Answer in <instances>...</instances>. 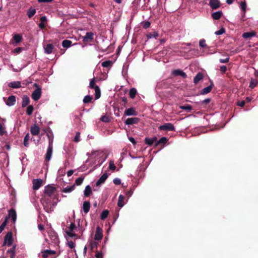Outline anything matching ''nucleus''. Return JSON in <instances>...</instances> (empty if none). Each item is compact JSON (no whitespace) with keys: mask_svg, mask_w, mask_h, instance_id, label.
<instances>
[{"mask_svg":"<svg viewBox=\"0 0 258 258\" xmlns=\"http://www.w3.org/2000/svg\"><path fill=\"white\" fill-rule=\"evenodd\" d=\"M58 200L57 197L43 196L41 202L46 212L49 213L53 211Z\"/></svg>","mask_w":258,"mask_h":258,"instance_id":"1","label":"nucleus"},{"mask_svg":"<svg viewBox=\"0 0 258 258\" xmlns=\"http://www.w3.org/2000/svg\"><path fill=\"white\" fill-rule=\"evenodd\" d=\"M95 80L94 78L92 79L89 83V87L94 89L95 92V99H98L100 97V90L99 87L98 86L95 85Z\"/></svg>","mask_w":258,"mask_h":258,"instance_id":"2","label":"nucleus"},{"mask_svg":"<svg viewBox=\"0 0 258 258\" xmlns=\"http://www.w3.org/2000/svg\"><path fill=\"white\" fill-rule=\"evenodd\" d=\"M56 188L52 186H46L45 188L43 196L57 197L55 194Z\"/></svg>","mask_w":258,"mask_h":258,"instance_id":"3","label":"nucleus"},{"mask_svg":"<svg viewBox=\"0 0 258 258\" xmlns=\"http://www.w3.org/2000/svg\"><path fill=\"white\" fill-rule=\"evenodd\" d=\"M159 129L161 131H175V126L171 123H166L159 127Z\"/></svg>","mask_w":258,"mask_h":258,"instance_id":"4","label":"nucleus"},{"mask_svg":"<svg viewBox=\"0 0 258 258\" xmlns=\"http://www.w3.org/2000/svg\"><path fill=\"white\" fill-rule=\"evenodd\" d=\"M35 85L37 87V88L32 92V98L34 100L37 101L41 97V89L37 85L35 84Z\"/></svg>","mask_w":258,"mask_h":258,"instance_id":"5","label":"nucleus"},{"mask_svg":"<svg viewBox=\"0 0 258 258\" xmlns=\"http://www.w3.org/2000/svg\"><path fill=\"white\" fill-rule=\"evenodd\" d=\"M103 237V233H102V230L101 228L98 226L96 228L95 234L94 237V240L98 241H100Z\"/></svg>","mask_w":258,"mask_h":258,"instance_id":"6","label":"nucleus"},{"mask_svg":"<svg viewBox=\"0 0 258 258\" xmlns=\"http://www.w3.org/2000/svg\"><path fill=\"white\" fill-rule=\"evenodd\" d=\"M13 242V236L11 232L8 233L5 237L4 243L10 246L12 245Z\"/></svg>","mask_w":258,"mask_h":258,"instance_id":"7","label":"nucleus"},{"mask_svg":"<svg viewBox=\"0 0 258 258\" xmlns=\"http://www.w3.org/2000/svg\"><path fill=\"white\" fill-rule=\"evenodd\" d=\"M42 184V180L41 179H34L33 180V188L34 190L38 189Z\"/></svg>","mask_w":258,"mask_h":258,"instance_id":"8","label":"nucleus"},{"mask_svg":"<svg viewBox=\"0 0 258 258\" xmlns=\"http://www.w3.org/2000/svg\"><path fill=\"white\" fill-rule=\"evenodd\" d=\"M139 120L137 117L128 118L125 120V124L128 125L137 124Z\"/></svg>","mask_w":258,"mask_h":258,"instance_id":"9","label":"nucleus"},{"mask_svg":"<svg viewBox=\"0 0 258 258\" xmlns=\"http://www.w3.org/2000/svg\"><path fill=\"white\" fill-rule=\"evenodd\" d=\"M43 48L45 53L49 54L52 52L54 47L52 44H47L44 45Z\"/></svg>","mask_w":258,"mask_h":258,"instance_id":"10","label":"nucleus"},{"mask_svg":"<svg viewBox=\"0 0 258 258\" xmlns=\"http://www.w3.org/2000/svg\"><path fill=\"white\" fill-rule=\"evenodd\" d=\"M30 132L34 136L38 135L40 133V128L38 125L34 124L31 126Z\"/></svg>","mask_w":258,"mask_h":258,"instance_id":"11","label":"nucleus"},{"mask_svg":"<svg viewBox=\"0 0 258 258\" xmlns=\"http://www.w3.org/2000/svg\"><path fill=\"white\" fill-rule=\"evenodd\" d=\"M108 176V175L107 173H104L99 178V179L97 181V182L96 183V185L97 186H99L101 184L105 182V181L107 179Z\"/></svg>","mask_w":258,"mask_h":258,"instance_id":"12","label":"nucleus"},{"mask_svg":"<svg viewBox=\"0 0 258 258\" xmlns=\"http://www.w3.org/2000/svg\"><path fill=\"white\" fill-rule=\"evenodd\" d=\"M124 114L126 116L137 115V112L134 107H131L125 110Z\"/></svg>","mask_w":258,"mask_h":258,"instance_id":"13","label":"nucleus"},{"mask_svg":"<svg viewBox=\"0 0 258 258\" xmlns=\"http://www.w3.org/2000/svg\"><path fill=\"white\" fill-rule=\"evenodd\" d=\"M94 34L92 32H87L86 35L83 37L84 42H89L93 39Z\"/></svg>","mask_w":258,"mask_h":258,"instance_id":"14","label":"nucleus"},{"mask_svg":"<svg viewBox=\"0 0 258 258\" xmlns=\"http://www.w3.org/2000/svg\"><path fill=\"white\" fill-rule=\"evenodd\" d=\"M209 5L212 9H217L220 7V3L218 0H210Z\"/></svg>","mask_w":258,"mask_h":258,"instance_id":"15","label":"nucleus"},{"mask_svg":"<svg viewBox=\"0 0 258 258\" xmlns=\"http://www.w3.org/2000/svg\"><path fill=\"white\" fill-rule=\"evenodd\" d=\"M157 140V138L154 137L153 138H146L145 139V143L148 146H152L154 143L156 142Z\"/></svg>","mask_w":258,"mask_h":258,"instance_id":"16","label":"nucleus"},{"mask_svg":"<svg viewBox=\"0 0 258 258\" xmlns=\"http://www.w3.org/2000/svg\"><path fill=\"white\" fill-rule=\"evenodd\" d=\"M16 102V97L15 96L12 95L8 97L6 102V104L8 106H11L14 105Z\"/></svg>","mask_w":258,"mask_h":258,"instance_id":"17","label":"nucleus"},{"mask_svg":"<svg viewBox=\"0 0 258 258\" xmlns=\"http://www.w3.org/2000/svg\"><path fill=\"white\" fill-rule=\"evenodd\" d=\"M98 241L93 239H91L89 241V245L91 250L96 248L98 246Z\"/></svg>","mask_w":258,"mask_h":258,"instance_id":"18","label":"nucleus"},{"mask_svg":"<svg viewBox=\"0 0 258 258\" xmlns=\"http://www.w3.org/2000/svg\"><path fill=\"white\" fill-rule=\"evenodd\" d=\"M172 74L174 76H180L185 78L186 77V74L181 70H175L172 71Z\"/></svg>","mask_w":258,"mask_h":258,"instance_id":"19","label":"nucleus"},{"mask_svg":"<svg viewBox=\"0 0 258 258\" xmlns=\"http://www.w3.org/2000/svg\"><path fill=\"white\" fill-rule=\"evenodd\" d=\"M52 150L53 149L47 148V152L45 157V160H46L47 161H49L51 160L52 155Z\"/></svg>","mask_w":258,"mask_h":258,"instance_id":"20","label":"nucleus"},{"mask_svg":"<svg viewBox=\"0 0 258 258\" xmlns=\"http://www.w3.org/2000/svg\"><path fill=\"white\" fill-rule=\"evenodd\" d=\"M9 87L12 88H19L21 87L20 81H14L9 83Z\"/></svg>","mask_w":258,"mask_h":258,"instance_id":"21","label":"nucleus"},{"mask_svg":"<svg viewBox=\"0 0 258 258\" xmlns=\"http://www.w3.org/2000/svg\"><path fill=\"white\" fill-rule=\"evenodd\" d=\"M9 215L12 218L14 223H15L17 219V214L16 211L14 209H11L9 211Z\"/></svg>","mask_w":258,"mask_h":258,"instance_id":"22","label":"nucleus"},{"mask_svg":"<svg viewBox=\"0 0 258 258\" xmlns=\"http://www.w3.org/2000/svg\"><path fill=\"white\" fill-rule=\"evenodd\" d=\"M90 208V204L88 201H85L83 204V211L85 214L89 212Z\"/></svg>","mask_w":258,"mask_h":258,"instance_id":"23","label":"nucleus"},{"mask_svg":"<svg viewBox=\"0 0 258 258\" xmlns=\"http://www.w3.org/2000/svg\"><path fill=\"white\" fill-rule=\"evenodd\" d=\"M55 253L54 250L46 249L42 252V255L44 258H46L49 255H52Z\"/></svg>","mask_w":258,"mask_h":258,"instance_id":"24","label":"nucleus"},{"mask_svg":"<svg viewBox=\"0 0 258 258\" xmlns=\"http://www.w3.org/2000/svg\"><path fill=\"white\" fill-rule=\"evenodd\" d=\"M222 15V11H217V12L213 13L212 14V17L214 20H219L221 17Z\"/></svg>","mask_w":258,"mask_h":258,"instance_id":"25","label":"nucleus"},{"mask_svg":"<svg viewBox=\"0 0 258 258\" xmlns=\"http://www.w3.org/2000/svg\"><path fill=\"white\" fill-rule=\"evenodd\" d=\"M240 7L241 10L243 12L242 17H244L245 14L246 13V7H247L246 2H241L240 4Z\"/></svg>","mask_w":258,"mask_h":258,"instance_id":"26","label":"nucleus"},{"mask_svg":"<svg viewBox=\"0 0 258 258\" xmlns=\"http://www.w3.org/2000/svg\"><path fill=\"white\" fill-rule=\"evenodd\" d=\"M75 184H74L70 186H68L66 187L63 188L62 191L63 192L69 193L73 191L75 189Z\"/></svg>","mask_w":258,"mask_h":258,"instance_id":"27","label":"nucleus"},{"mask_svg":"<svg viewBox=\"0 0 258 258\" xmlns=\"http://www.w3.org/2000/svg\"><path fill=\"white\" fill-rule=\"evenodd\" d=\"M30 99L27 96H24L22 98V106L24 107L29 103Z\"/></svg>","mask_w":258,"mask_h":258,"instance_id":"28","label":"nucleus"},{"mask_svg":"<svg viewBox=\"0 0 258 258\" xmlns=\"http://www.w3.org/2000/svg\"><path fill=\"white\" fill-rule=\"evenodd\" d=\"M203 78V75L202 73H199L195 77L194 79V82L195 84H197L200 81L202 80Z\"/></svg>","mask_w":258,"mask_h":258,"instance_id":"29","label":"nucleus"},{"mask_svg":"<svg viewBox=\"0 0 258 258\" xmlns=\"http://www.w3.org/2000/svg\"><path fill=\"white\" fill-rule=\"evenodd\" d=\"M213 86V84L212 83L210 86L204 88L201 91L202 94H207L209 93L211 90Z\"/></svg>","mask_w":258,"mask_h":258,"instance_id":"30","label":"nucleus"},{"mask_svg":"<svg viewBox=\"0 0 258 258\" xmlns=\"http://www.w3.org/2000/svg\"><path fill=\"white\" fill-rule=\"evenodd\" d=\"M92 192V190L90 186L88 185L86 186L84 191V195L85 197H88Z\"/></svg>","mask_w":258,"mask_h":258,"instance_id":"31","label":"nucleus"},{"mask_svg":"<svg viewBox=\"0 0 258 258\" xmlns=\"http://www.w3.org/2000/svg\"><path fill=\"white\" fill-rule=\"evenodd\" d=\"M36 12V9L31 7L28 10L27 14L28 15V17L29 18H31L35 14Z\"/></svg>","mask_w":258,"mask_h":258,"instance_id":"32","label":"nucleus"},{"mask_svg":"<svg viewBox=\"0 0 258 258\" xmlns=\"http://www.w3.org/2000/svg\"><path fill=\"white\" fill-rule=\"evenodd\" d=\"M124 197L122 195H119V196L118 197V203H117V205L118 207L121 208L124 206Z\"/></svg>","mask_w":258,"mask_h":258,"instance_id":"33","label":"nucleus"},{"mask_svg":"<svg viewBox=\"0 0 258 258\" xmlns=\"http://www.w3.org/2000/svg\"><path fill=\"white\" fill-rule=\"evenodd\" d=\"M13 39L16 43H18L22 41V36L20 34H16L13 36Z\"/></svg>","mask_w":258,"mask_h":258,"instance_id":"34","label":"nucleus"},{"mask_svg":"<svg viewBox=\"0 0 258 258\" xmlns=\"http://www.w3.org/2000/svg\"><path fill=\"white\" fill-rule=\"evenodd\" d=\"M72 41L69 40H64L62 42V46L64 48H69L72 45Z\"/></svg>","mask_w":258,"mask_h":258,"instance_id":"35","label":"nucleus"},{"mask_svg":"<svg viewBox=\"0 0 258 258\" xmlns=\"http://www.w3.org/2000/svg\"><path fill=\"white\" fill-rule=\"evenodd\" d=\"M255 35V33L253 32H245L242 34V37L244 38H248L249 37H253Z\"/></svg>","mask_w":258,"mask_h":258,"instance_id":"36","label":"nucleus"},{"mask_svg":"<svg viewBox=\"0 0 258 258\" xmlns=\"http://www.w3.org/2000/svg\"><path fill=\"white\" fill-rule=\"evenodd\" d=\"M137 92V90L135 88H133L131 89L129 92V95L130 97L132 99L134 98L136 96Z\"/></svg>","mask_w":258,"mask_h":258,"instance_id":"37","label":"nucleus"},{"mask_svg":"<svg viewBox=\"0 0 258 258\" xmlns=\"http://www.w3.org/2000/svg\"><path fill=\"white\" fill-rule=\"evenodd\" d=\"M108 214H109V212L108 210H105L103 211L100 215L101 219L104 220L105 219H106L107 217Z\"/></svg>","mask_w":258,"mask_h":258,"instance_id":"38","label":"nucleus"},{"mask_svg":"<svg viewBox=\"0 0 258 258\" xmlns=\"http://www.w3.org/2000/svg\"><path fill=\"white\" fill-rule=\"evenodd\" d=\"M179 108L181 109L185 110L188 112H189L192 109L191 106L188 104L180 106Z\"/></svg>","mask_w":258,"mask_h":258,"instance_id":"39","label":"nucleus"},{"mask_svg":"<svg viewBox=\"0 0 258 258\" xmlns=\"http://www.w3.org/2000/svg\"><path fill=\"white\" fill-rule=\"evenodd\" d=\"M257 81L254 79H251L250 80V82L249 84V87L251 88H253L255 87L257 84Z\"/></svg>","mask_w":258,"mask_h":258,"instance_id":"40","label":"nucleus"},{"mask_svg":"<svg viewBox=\"0 0 258 258\" xmlns=\"http://www.w3.org/2000/svg\"><path fill=\"white\" fill-rule=\"evenodd\" d=\"M167 141V139L166 137L161 138L156 143V146L160 144H165Z\"/></svg>","mask_w":258,"mask_h":258,"instance_id":"41","label":"nucleus"},{"mask_svg":"<svg viewBox=\"0 0 258 258\" xmlns=\"http://www.w3.org/2000/svg\"><path fill=\"white\" fill-rule=\"evenodd\" d=\"M29 138H30L29 134L28 133L26 135V136H25L24 139V145L25 147L28 146V144H29L28 141L29 140Z\"/></svg>","mask_w":258,"mask_h":258,"instance_id":"42","label":"nucleus"},{"mask_svg":"<svg viewBox=\"0 0 258 258\" xmlns=\"http://www.w3.org/2000/svg\"><path fill=\"white\" fill-rule=\"evenodd\" d=\"M103 154V152L101 150L94 151L92 152V155L96 157L97 156H101Z\"/></svg>","mask_w":258,"mask_h":258,"instance_id":"43","label":"nucleus"},{"mask_svg":"<svg viewBox=\"0 0 258 258\" xmlns=\"http://www.w3.org/2000/svg\"><path fill=\"white\" fill-rule=\"evenodd\" d=\"M47 137L48 138V148L53 149V137H51L49 134H47Z\"/></svg>","mask_w":258,"mask_h":258,"instance_id":"44","label":"nucleus"},{"mask_svg":"<svg viewBox=\"0 0 258 258\" xmlns=\"http://www.w3.org/2000/svg\"><path fill=\"white\" fill-rule=\"evenodd\" d=\"M33 111V107L32 105H29L26 110V113L28 115H30L32 114Z\"/></svg>","mask_w":258,"mask_h":258,"instance_id":"45","label":"nucleus"},{"mask_svg":"<svg viewBox=\"0 0 258 258\" xmlns=\"http://www.w3.org/2000/svg\"><path fill=\"white\" fill-rule=\"evenodd\" d=\"M159 34L157 32H154L153 33H150L147 35L148 39H151L153 38H156L158 36Z\"/></svg>","mask_w":258,"mask_h":258,"instance_id":"46","label":"nucleus"},{"mask_svg":"<svg viewBox=\"0 0 258 258\" xmlns=\"http://www.w3.org/2000/svg\"><path fill=\"white\" fill-rule=\"evenodd\" d=\"M92 99V97L89 95H87L83 99V102L85 103H89L91 102Z\"/></svg>","mask_w":258,"mask_h":258,"instance_id":"47","label":"nucleus"},{"mask_svg":"<svg viewBox=\"0 0 258 258\" xmlns=\"http://www.w3.org/2000/svg\"><path fill=\"white\" fill-rule=\"evenodd\" d=\"M83 180H84V178L82 177H80L78 178L77 179H76V180L75 181V184H76L77 185H81L82 183Z\"/></svg>","mask_w":258,"mask_h":258,"instance_id":"48","label":"nucleus"},{"mask_svg":"<svg viewBox=\"0 0 258 258\" xmlns=\"http://www.w3.org/2000/svg\"><path fill=\"white\" fill-rule=\"evenodd\" d=\"M112 62L110 60H107L102 62V66L103 67H109L111 66Z\"/></svg>","mask_w":258,"mask_h":258,"instance_id":"49","label":"nucleus"},{"mask_svg":"<svg viewBox=\"0 0 258 258\" xmlns=\"http://www.w3.org/2000/svg\"><path fill=\"white\" fill-rule=\"evenodd\" d=\"M66 233L69 236L71 237H76V238H77V235L73 232V231L67 230L66 231Z\"/></svg>","mask_w":258,"mask_h":258,"instance_id":"50","label":"nucleus"},{"mask_svg":"<svg viewBox=\"0 0 258 258\" xmlns=\"http://www.w3.org/2000/svg\"><path fill=\"white\" fill-rule=\"evenodd\" d=\"M67 244L70 248H74L76 245L75 243L73 241H68Z\"/></svg>","mask_w":258,"mask_h":258,"instance_id":"51","label":"nucleus"},{"mask_svg":"<svg viewBox=\"0 0 258 258\" xmlns=\"http://www.w3.org/2000/svg\"><path fill=\"white\" fill-rule=\"evenodd\" d=\"M199 45L201 47H205L207 46L205 39H201L199 41Z\"/></svg>","mask_w":258,"mask_h":258,"instance_id":"52","label":"nucleus"},{"mask_svg":"<svg viewBox=\"0 0 258 258\" xmlns=\"http://www.w3.org/2000/svg\"><path fill=\"white\" fill-rule=\"evenodd\" d=\"M109 168L111 170H114L115 169L116 166H115L113 161H110L109 162Z\"/></svg>","mask_w":258,"mask_h":258,"instance_id":"53","label":"nucleus"},{"mask_svg":"<svg viewBox=\"0 0 258 258\" xmlns=\"http://www.w3.org/2000/svg\"><path fill=\"white\" fill-rule=\"evenodd\" d=\"M225 32V29L223 28H222L221 29H220L218 31H217L215 32V34L216 35H222L223 34V33H224Z\"/></svg>","mask_w":258,"mask_h":258,"instance_id":"54","label":"nucleus"},{"mask_svg":"<svg viewBox=\"0 0 258 258\" xmlns=\"http://www.w3.org/2000/svg\"><path fill=\"white\" fill-rule=\"evenodd\" d=\"M74 141L75 142H79L80 141V133L79 132L76 133Z\"/></svg>","mask_w":258,"mask_h":258,"instance_id":"55","label":"nucleus"},{"mask_svg":"<svg viewBox=\"0 0 258 258\" xmlns=\"http://www.w3.org/2000/svg\"><path fill=\"white\" fill-rule=\"evenodd\" d=\"M96 258H103V253L101 251H97L95 254Z\"/></svg>","mask_w":258,"mask_h":258,"instance_id":"56","label":"nucleus"},{"mask_svg":"<svg viewBox=\"0 0 258 258\" xmlns=\"http://www.w3.org/2000/svg\"><path fill=\"white\" fill-rule=\"evenodd\" d=\"M7 225V219H6L5 221L0 226V233L2 232L5 226Z\"/></svg>","mask_w":258,"mask_h":258,"instance_id":"57","label":"nucleus"},{"mask_svg":"<svg viewBox=\"0 0 258 258\" xmlns=\"http://www.w3.org/2000/svg\"><path fill=\"white\" fill-rule=\"evenodd\" d=\"M22 48L17 47V48H16L15 49H14L12 51V52L14 53H19L22 51Z\"/></svg>","mask_w":258,"mask_h":258,"instance_id":"58","label":"nucleus"},{"mask_svg":"<svg viewBox=\"0 0 258 258\" xmlns=\"http://www.w3.org/2000/svg\"><path fill=\"white\" fill-rule=\"evenodd\" d=\"M76 228V225L74 223H72L68 228V231H74V229Z\"/></svg>","mask_w":258,"mask_h":258,"instance_id":"59","label":"nucleus"},{"mask_svg":"<svg viewBox=\"0 0 258 258\" xmlns=\"http://www.w3.org/2000/svg\"><path fill=\"white\" fill-rule=\"evenodd\" d=\"M113 181V183L116 185H119L121 183V180L118 178H114Z\"/></svg>","mask_w":258,"mask_h":258,"instance_id":"60","label":"nucleus"},{"mask_svg":"<svg viewBox=\"0 0 258 258\" xmlns=\"http://www.w3.org/2000/svg\"><path fill=\"white\" fill-rule=\"evenodd\" d=\"M229 57H226L225 59L221 58V59H219V61L221 63H227V62H229Z\"/></svg>","mask_w":258,"mask_h":258,"instance_id":"61","label":"nucleus"},{"mask_svg":"<svg viewBox=\"0 0 258 258\" xmlns=\"http://www.w3.org/2000/svg\"><path fill=\"white\" fill-rule=\"evenodd\" d=\"M227 71V67L225 66H222L220 67V71L224 73Z\"/></svg>","mask_w":258,"mask_h":258,"instance_id":"62","label":"nucleus"},{"mask_svg":"<svg viewBox=\"0 0 258 258\" xmlns=\"http://www.w3.org/2000/svg\"><path fill=\"white\" fill-rule=\"evenodd\" d=\"M245 104V101H238L237 102V105L243 107Z\"/></svg>","mask_w":258,"mask_h":258,"instance_id":"63","label":"nucleus"},{"mask_svg":"<svg viewBox=\"0 0 258 258\" xmlns=\"http://www.w3.org/2000/svg\"><path fill=\"white\" fill-rule=\"evenodd\" d=\"M128 140L133 144H135L136 143V142L135 139L133 137H128Z\"/></svg>","mask_w":258,"mask_h":258,"instance_id":"64","label":"nucleus"}]
</instances>
